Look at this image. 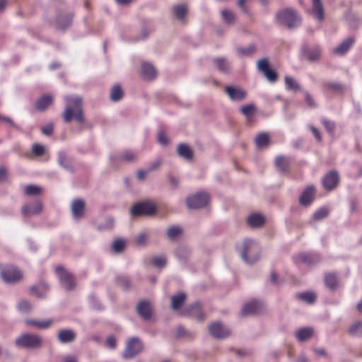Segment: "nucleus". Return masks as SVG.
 Returning <instances> with one entry per match:
<instances>
[{
  "label": "nucleus",
  "mask_w": 362,
  "mask_h": 362,
  "mask_svg": "<svg viewBox=\"0 0 362 362\" xmlns=\"http://www.w3.org/2000/svg\"><path fill=\"white\" fill-rule=\"evenodd\" d=\"M71 209L74 218H81L84 215L85 202L81 199H74L71 203Z\"/></svg>",
  "instance_id": "nucleus-17"
},
{
  "label": "nucleus",
  "mask_w": 362,
  "mask_h": 362,
  "mask_svg": "<svg viewBox=\"0 0 362 362\" xmlns=\"http://www.w3.org/2000/svg\"><path fill=\"white\" fill-rule=\"evenodd\" d=\"M313 15L319 21H322L325 18V12L321 0H312Z\"/></svg>",
  "instance_id": "nucleus-22"
},
{
  "label": "nucleus",
  "mask_w": 362,
  "mask_h": 362,
  "mask_svg": "<svg viewBox=\"0 0 362 362\" xmlns=\"http://www.w3.org/2000/svg\"><path fill=\"white\" fill-rule=\"evenodd\" d=\"M1 276L6 283H16L23 278L22 272L13 265L0 267Z\"/></svg>",
  "instance_id": "nucleus-7"
},
{
  "label": "nucleus",
  "mask_w": 362,
  "mask_h": 362,
  "mask_svg": "<svg viewBox=\"0 0 362 362\" xmlns=\"http://www.w3.org/2000/svg\"><path fill=\"white\" fill-rule=\"evenodd\" d=\"M18 347L26 349H38L42 346L43 340L41 337L35 334L25 333L19 336L15 341Z\"/></svg>",
  "instance_id": "nucleus-3"
},
{
  "label": "nucleus",
  "mask_w": 362,
  "mask_h": 362,
  "mask_svg": "<svg viewBox=\"0 0 362 362\" xmlns=\"http://www.w3.org/2000/svg\"><path fill=\"white\" fill-rule=\"evenodd\" d=\"M117 281L123 288L127 289L130 286V281L126 276H119L117 279Z\"/></svg>",
  "instance_id": "nucleus-55"
},
{
  "label": "nucleus",
  "mask_w": 362,
  "mask_h": 362,
  "mask_svg": "<svg viewBox=\"0 0 362 362\" xmlns=\"http://www.w3.org/2000/svg\"><path fill=\"white\" fill-rule=\"evenodd\" d=\"M320 256L317 254L302 253L297 257L298 261L308 265L316 264L320 262Z\"/></svg>",
  "instance_id": "nucleus-25"
},
{
  "label": "nucleus",
  "mask_w": 362,
  "mask_h": 362,
  "mask_svg": "<svg viewBox=\"0 0 362 362\" xmlns=\"http://www.w3.org/2000/svg\"><path fill=\"white\" fill-rule=\"evenodd\" d=\"M66 103L65 109L62 113V118L66 123H69L74 119L79 124H83L85 121L83 100L79 96L67 95L64 97Z\"/></svg>",
  "instance_id": "nucleus-1"
},
{
  "label": "nucleus",
  "mask_w": 362,
  "mask_h": 362,
  "mask_svg": "<svg viewBox=\"0 0 362 362\" xmlns=\"http://www.w3.org/2000/svg\"><path fill=\"white\" fill-rule=\"evenodd\" d=\"M322 124H323L325 129L327 130V132L330 134L334 133L336 126L333 122L327 119H322Z\"/></svg>",
  "instance_id": "nucleus-50"
},
{
  "label": "nucleus",
  "mask_w": 362,
  "mask_h": 362,
  "mask_svg": "<svg viewBox=\"0 0 362 362\" xmlns=\"http://www.w3.org/2000/svg\"><path fill=\"white\" fill-rule=\"evenodd\" d=\"M221 16L223 19L228 23H231L235 21V14L232 11L223 10L221 11Z\"/></svg>",
  "instance_id": "nucleus-48"
},
{
  "label": "nucleus",
  "mask_w": 362,
  "mask_h": 362,
  "mask_svg": "<svg viewBox=\"0 0 362 362\" xmlns=\"http://www.w3.org/2000/svg\"><path fill=\"white\" fill-rule=\"evenodd\" d=\"M177 153L181 157L187 160H190L193 157V152L189 146L185 144H180L177 146Z\"/></svg>",
  "instance_id": "nucleus-34"
},
{
  "label": "nucleus",
  "mask_w": 362,
  "mask_h": 362,
  "mask_svg": "<svg viewBox=\"0 0 362 362\" xmlns=\"http://www.w3.org/2000/svg\"><path fill=\"white\" fill-rule=\"evenodd\" d=\"M143 346L141 341L136 337L129 339L127 342L126 349L123 353V358H132L142 351Z\"/></svg>",
  "instance_id": "nucleus-8"
},
{
  "label": "nucleus",
  "mask_w": 362,
  "mask_h": 362,
  "mask_svg": "<svg viewBox=\"0 0 362 362\" xmlns=\"http://www.w3.org/2000/svg\"><path fill=\"white\" fill-rule=\"evenodd\" d=\"M76 337L75 332L69 329H61L57 336L58 340L62 344L72 342L75 340Z\"/></svg>",
  "instance_id": "nucleus-20"
},
{
  "label": "nucleus",
  "mask_w": 362,
  "mask_h": 362,
  "mask_svg": "<svg viewBox=\"0 0 362 362\" xmlns=\"http://www.w3.org/2000/svg\"><path fill=\"white\" fill-rule=\"evenodd\" d=\"M187 296L184 293H180L171 297V307L173 310H177L184 304Z\"/></svg>",
  "instance_id": "nucleus-31"
},
{
  "label": "nucleus",
  "mask_w": 362,
  "mask_h": 362,
  "mask_svg": "<svg viewBox=\"0 0 362 362\" xmlns=\"http://www.w3.org/2000/svg\"><path fill=\"white\" fill-rule=\"evenodd\" d=\"M209 202V195L206 193H197L189 197L186 199V204L189 209H199L205 206Z\"/></svg>",
  "instance_id": "nucleus-9"
},
{
  "label": "nucleus",
  "mask_w": 362,
  "mask_h": 362,
  "mask_svg": "<svg viewBox=\"0 0 362 362\" xmlns=\"http://www.w3.org/2000/svg\"><path fill=\"white\" fill-rule=\"evenodd\" d=\"M45 152V148L43 145L34 144L32 146V153L36 156H42Z\"/></svg>",
  "instance_id": "nucleus-49"
},
{
  "label": "nucleus",
  "mask_w": 362,
  "mask_h": 362,
  "mask_svg": "<svg viewBox=\"0 0 362 362\" xmlns=\"http://www.w3.org/2000/svg\"><path fill=\"white\" fill-rule=\"evenodd\" d=\"M354 42V38L352 37H350L347 38L346 40H345L344 41H343L338 47H337L334 49V52L336 54L342 55V54H345L350 49V47L353 45Z\"/></svg>",
  "instance_id": "nucleus-29"
},
{
  "label": "nucleus",
  "mask_w": 362,
  "mask_h": 362,
  "mask_svg": "<svg viewBox=\"0 0 362 362\" xmlns=\"http://www.w3.org/2000/svg\"><path fill=\"white\" fill-rule=\"evenodd\" d=\"M41 188L36 185H27L25 187V193L28 195H37L41 193Z\"/></svg>",
  "instance_id": "nucleus-47"
},
{
  "label": "nucleus",
  "mask_w": 362,
  "mask_h": 362,
  "mask_svg": "<svg viewBox=\"0 0 362 362\" xmlns=\"http://www.w3.org/2000/svg\"><path fill=\"white\" fill-rule=\"evenodd\" d=\"M148 173H149V172L148 171L147 169L146 170H139L136 173L138 180H144Z\"/></svg>",
  "instance_id": "nucleus-62"
},
{
  "label": "nucleus",
  "mask_w": 362,
  "mask_h": 362,
  "mask_svg": "<svg viewBox=\"0 0 362 362\" xmlns=\"http://www.w3.org/2000/svg\"><path fill=\"white\" fill-rule=\"evenodd\" d=\"M297 297L303 301H305L309 303H313L316 300V295L314 293L311 292H305V293H300L297 295Z\"/></svg>",
  "instance_id": "nucleus-46"
},
{
  "label": "nucleus",
  "mask_w": 362,
  "mask_h": 362,
  "mask_svg": "<svg viewBox=\"0 0 362 362\" xmlns=\"http://www.w3.org/2000/svg\"><path fill=\"white\" fill-rule=\"evenodd\" d=\"M176 255L179 259L187 258L189 256V251L183 247H180L176 251Z\"/></svg>",
  "instance_id": "nucleus-59"
},
{
  "label": "nucleus",
  "mask_w": 362,
  "mask_h": 362,
  "mask_svg": "<svg viewBox=\"0 0 362 362\" xmlns=\"http://www.w3.org/2000/svg\"><path fill=\"white\" fill-rule=\"evenodd\" d=\"M240 110L243 115L250 118L255 110V107L252 105H247L242 107Z\"/></svg>",
  "instance_id": "nucleus-52"
},
{
  "label": "nucleus",
  "mask_w": 362,
  "mask_h": 362,
  "mask_svg": "<svg viewBox=\"0 0 362 362\" xmlns=\"http://www.w3.org/2000/svg\"><path fill=\"white\" fill-rule=\"evenodd\" d=\"M276 21L288 28L297 27L300 23V18L292 8H285L276 14Z\"/></svg>",
  "instance_id": "nucleus-4"
},
{
  "label": "nucleus",
  "mask_w": 362,
  "mask_h": 362,
  "mask_svg": "<svg viewBox=\"0 0 362 362\" xmlns=\"http://www.w3.org/2000/svg\"><path fill=\"white\" fill-rule=\"evenodd\" d=\"M158 142L164 146H166L168 144V140L165 133L163 131H160L158 134Z\"/></svg>",
  "instance_id": "nucleus-58"
},
{
  "label": "nucleus",
  "mask_w": 362,
  "mask_h": 362,
  "mask_svg": "<svg viewBox=\"0 0 362 362\" xmlns=\"http://www.w3.org/2000/svg\"><path fill=\"white\" fill-rule=\"evenodd\" d=\"M325 91L336 93H341L344 90V86L340 83L335 81H325L322 84Z\"/></svg>",
  "instance_id": "nucleus-23"
},
{
  "label": "nucleus",
  "mask_w": 362,
  "mask_h": 362,
  "mask_svg": "<svg viewBox=\"0 0 362 362\" xmlns=\"http://www.w3.org/2000/svg\"><path fill=\"white\" fill-rule=\"evenodd\" d=\"M325 283L329 289H334L338 284L337 277L335 274L329 273L325 276Z\"/></svg>",
  "instance_id": "nucleus-37"
},
{
  "label": "nucleus",
  "mask_w": 362,
  "mask_h": 362,
  "mask_svg": "<svg viewBox=\"0 0 362 362\" xmlns=\"http://www.w3.org/2000/svg\"><path fill=\"white\" fill-rule=\"evenodd\" d=\"M137 312L139 315L144 320H149L151 317L152 309L148 301L143 300L137 305Z\"/></svg>",
  "instance_id": "nucleus-19"
},
{
  "label": "nucleus",
  "mask_w": 362,
  "mask_h": 362,
  "mask_svg": "<svg viewBox=\"0 0 362 362\" xmlns=\"http://www.w3.org/2000/svg\"><path fill=\"white\" fill-rule=\"evenodd\" d=\"M136 159V153L132 151H124L118 158L119 162L130 163Z\"/></svg>",
  "instance_id": "nucleus-38"
},
{
  "label": "nucleus",
  "mask_w": 362,
  "mask_h": 362,
  "mask_svg": "<svg viewBox=\"0 0 362 362\" xmlns=\"http://www.w3.org/2000/svg\"><path fill=\"white\" fill-rule=\"evenodd\" d=\"M156 211V206L151 202H138L134 204L130 210L131 214L134 217L152 216Z\"/></svg>",
  "instance_id": "nucleus-6"
},
{
  "label": "nucleus",
  "mask_w": 362,
  "mask_h": 362,
  "mask_svg": "<svg viewBox=\"0 0 362 362\" xmlns=\"http://www.w3.org/2000/svg\"><path fill=\"white\" fill-rule=\"evenodd\" d=\"M59 163L63 168L66 169H69L71 168V164L69 160L64 155H61L59 158Z\"/></svg>",
  "instance_id": "nucleus-57"
},
{
  "label": "nucleus",
  "mask_w": 362,
  "mask_h": 362,
  "mask_svg": "<svg viewBox=\"0 0 362 362\" xmlns=\"http://www.w3.org/2000/svg\"><path fill=\"white\" fill-rule=\"evenodd\" d=\"M151 262L156 267L161 268L165 265L166 260L163 257H154Z\"/></svg>",
  "instance_id": "nucleus-54"
},
{
  "label": "nucleus",
  "mask_w": 362,
  "mask_h": 362,
  "mask_svg": "<svg viewBox=\"0 0 362 362\" xmlns=\"http://www.w3.org/2000/svg\"><path fill=\"white\" fill-rule=\"evenodd\" d=\"M305 102L310 107H315V103L314 99L312 98V96L308 93H305Z\"/></svg>",
  "instance_id": "nucleus-63"
},
{
  "label": "nucleus",
  "mask_w": 362,
  "mask_h": 362,
  "mask_svg": "<svg viewBox=\"0 0 362 362\" xmlns=\"http://www.w3.org/2000/svg\"><path fill=\"white\" fill-rule=\"evenodd\" d=\"M304 54L308 59L314 61L319 58L320 55V49L318 47H315L313 49L305 50Z\"/></svg>",
  "instance_id": "nucleus-42"
},
{
  "label": "nucleus",
  "mask_w": 362,
  "mask_h": 362,
  "mask_svg": "<svg viewBox=\"0 0 362 362\" xmlns=\"http://www.w3.org/2000/svg\"><path fill=\"white\" fill-rule=\"evenodd\" d=\"M314 329L312 327H306L299 329L295 333V337L299 341H304L313 336Z\"/></svg>",
  "instance_id": "nucleus-26"
},
{
  "label": "nucleus",
  "mask_w": 362,
  "mask_h": 362,
  "mask_svg": "<svg viewBox=\"0 0 362 362\" xmlns=\"http://www.w3.org/2000/svg\"><path fill=\"white\" fill-rule=\"evenodd\" d=\"M217 69L222 72H228L230 69L229 63L223 58H216L214 60Z\"/></svg>",
  "instance_id": "nucleus-40"
},
{
  "label": "nucleus",
  "mask_w": 362,
  "mask_h": 362,
  "mask_svg": "<svg viewBox=\"0 0 362 362\" xmlns=\"http://www.w3.org/2000/svg\"><path fill=\"white\" fill-rule=\"evenodd\" d=\"M257 69L263 72L264 76L270 82H275L278 78L276 72L269 68V62L267 59H262L257 62Z\"/></svg>",
  "instance_id": "nucleus-10"
},
{
  "label": "nucleus",
  "mask_w": 362,
  "mask_h": 362,
  "mask_svg": "<svg viewBox=\"0 0 362 362\" xmlns=\"http://www.w3.org/2000/svg\"><path fill=\"white\" fill-rule=\"evenodd\" d=\"M53 103V98L51 95H45L37 99L35 107L39 111H44Z\"/></svg>",
  "instance_id": "nucleus-27"
},
{
  "label": "nucleus",
  "mask_w": 362,
  "mask_h": 362,
  "mask_svg": "<svg viewBox=\"0 0 362 362\" xmlns=\"http://www.w3.org/2000/svg\"><path fill=\"white\" fill-rule=\"evenodd\" d=\"M31 308V304L27 300H21L18 304V310L23 313H28Z\"/></svg>",
  "instance_id": "nucleus-51"
},
{
  "label": "nucleus",
  "mask_w": 362,
  "mask_h": 362,
  "mask_svg": "<svg viewBox=\"0 0 362 362\" xmlns=\"http://www.w3.org/2000/svg\"><path fill=\"white\" fill-rule=\"evenodd\" d=\"M47 290L48 286L45 284H42L38 286H33L30 287L31 293L36 295L39 298H43Z\"/></svg>",
  "instance_id": "nucleus-36"
},
{
  "label": "nucleus",
  "mask_w": 362,
  "mask_h": 362,
  "mask_svg": "<svg viewBox=\"0 0 362 362\" xmlns=\"http://www.w3.org/2000/svg\"><path fill=\"white\" fill-rule=\"evenodd\" d=\"M329 213V210L326 207H321L318 209L313 214V218L315 221H321L326 218Z\"/></svg>",
  "instance_id": "nucleus-45"
},
{
  "label": "nucleus",
  "mask_w": 362,
  "mask_h": 362,
  "mask_svg": "<svg viewBox=\"0 0 362 362\" xmlns=\"http://www.w3.org/2000/svg\"><path fill=\"white\" fill-rule=\"evenodd\" d=\"M141 74L144 78L151 80L156 78V70L152 64L143 62L141 66Z\"/></svg>",
  "instance_id": "nucleus-21"
},
{
  "label": "nucleus",
  "mask_w": 362,
  "mask_h": 362,
  "mask_svg": "<svg viewBox=\"0 0 362 362\" xmlns=\"http://www.w3.org/2000/svg\"><path fill=\"white\" fill-rule=\"evenodd\" d=\"M173 11L177 20L185 22V16L187 13V8L185 4H182L174 6Z\"/></svg>",
  "instance_id": "nucleus-33"
},
{
  "label": "nucleus",
  "mask_w": 362,
  "mask_h": 362,
  "mask_svg": "<svg viewBox=\"0 0 362 362\" xmlns=\"http://www.w3.org/2000/svg\"><path fill=\"white\" fill-rule=\"evenodd\" d=\"M255 142L258 148L265 147L269 143V136L267 133L258 134L255 137Z\"/></svg>",
  "instance_id": "nucleus-35"
},
{
  "label": "nucleus",
  "mask_w": 362,
  "mask_h": 362,
  "mask_svg": "<svg viewBox=\"0 0 362 362\" xmlns=\"http://www.w3.org/2000/svg\"><path fill=\"white\" fill-rule=\"evenodd\" d=\"M285 84L287 90L298 91L300 90V86L298 82L291 76L285 77Z\"/></svg>",
  "instance_id": "nucleus-41"
},
{
  "label": "nucleus",
  "mask_w": 362,
  "mask_h": 362,
  "mask_svg": "<svg viewBox=\"0 0 362 362\" xmlns=\"http://www.w3.org/2000/svg\"><path fill=\"white\" fill-rule=\"evenodd\" d=\"M42 204L41 202L37 201L32 204H26L22 206L21 213L24 216H30L37 215L42 212Z\"/></svg>",
  "instance_id": "nucleus-16"
},
{
  "label": "nucleus",
  "mask_w": 362,
  "mask_h": 362,
  "mask_svg": "<svg viewBox=\"0 0 362 362\" xmlns=\"http://www.w3.org/2000/svg\"><path fill=\"white\" fill-rule=\"evenodd\" d=\"M72 17L71 14L59 15L57 16L56 20L57 28L59 29H66L68 28L71 23Z\"/></svg>",
  "instance_id": "nucleus-32"
},
{
  "label": "nucleus",
  "mask_w": 362,
  "mask_h": 362,
  "mask_svg": "<svg viewBox=\"0 0 362 362\" xmlns=\"http://www.w3.org/2000/svg\"><path fill=\"white\" fill-rule=\"evenodd\" d=\"M55 272L64 288L72 291L76 287V281L74 276L62 266H58Z\"/></svg>",
  "instance_id": "nucleus-5"
},
{
  "label": "nucleus",
  "mask_w": 362,
  "mask_h": 362,
  "mask_svg": "<svg viewBox=\"0 0 362 362\" xmlns=\"http://www.w3.org/2000/svg\"><path fill=\"white\" fill-rule=\"evenodd\" d=\"M125 243L122 240H117L112 243V250L116 252H122L124 248Z\"/></svg>",
  "instance_id": "nucleus-53"
},
{
  "label": "nucleus",
  "mask_w": 362,
  "mask_h": 362,
  "mask_svg": "<svg viewBox=\"0 0 362 362\" xmlns=\"http://www.w3.org/2000/svg\"><path fill=\"white\" fill-rule=\"evenodd\" d=\"M117 341L114 337L110 336L106 339V345L110 349H115L116 347Z\"/></svg>",
  "instance_id": "nucleus-61"
},
{
  "label": "nucleus",
  "mask_w": 362,
  "mask_h": 362,
  "mask_svg": "<svg viewBox=\"0 0 362 362\" xmlns=\"http://www.w3.org/2000/svg\"><path fill=\"white\" fill-rule=\"evenodd\" d=\"M123 96V91L119 85H115L110 93V98L113 101H118L122 99Z\"/></svg>",
  "instance_id": "nucleus-44"
},
{
  "label": "nucleus",
  "mask_w": 362,
  "mask_h": 362,
  "mask_svg": "<svg viewBox=\"0 0 362 362\" xmlns=\"http://www.w3.org/2000/svg\"><path fill=\"white\" fill-rule=\"evenodd\" d=\"M310 129L318 141H322V136L319 130L313 126L310 127Z\"/></svg>",
  "instance_id": "nucleus-64"
},
{
  "label": "nucleus",
  "mask_w": 362,
  "mask_h": 362,
  "mask_svg": "<svg viewBox=\"0 0 362 362\" xmlns=\"http://www.w3.org/2000/svg\"><path fill=\"white\" fill-rule=\"evenodd\" d=\"M52 319H47L45 320H37L28 319L25 321L28 325H31L39 329H45L49 328L53 323Z\"/></svg>",
  "instance_id": "nucleus-24"
},
{
  "label": "nucleus",
  "mask_w": 362,
  "mask_h": 362,
  "mask_svg": "<svg viewBox=\"0 0 362 362\" xmlns=\"http://www.w3.org/2000/svg\"><path fill=\"white\" fill-rule=\"evenodd\" d=\"M339 180V177L337 172L332 170L325 175L322 180V185L325 189L330 191L337 186Z\"/></svg>",
  "instance_id": "nucleus-11"
},
{
  "label": "nucleus",
  "mask_w": 362,
  "mask_h": 362,
  "mask_svg": "<svg viewBox=\"0 0 362 362\" xmlns=\"http://www.w3.org/2000/svg\"><path fill=\"white\" fill-rule=\"evenodd\" d=\"M240 255L247 264H253L259 257V246L255 241L246 239L243 243Z\"/></svg>",
  "instance_id": "nucleus-2"
},
{
  "label": "nucleus",
  "mask_w": 362,
  "mask_h": 362,
  "mask_svg": "<svg viewBox=\"0 0 362 362\" xmlns=\"http://www.w3.org/2000/svg\"><path fill=\"white\" fill-rule=\"evenodd\" d=\"M54 127L53 124H49L42 127V132L46 136H50L53 133Z\"/></svg>",
  "instance_id": "nucleus-60"
},
{
  "label": "nucleus",
  "mask_w": 362,
  "mask_h": 362,
  "mask_svg": "<svg viewBox=\"0 0 362 362\" xmlns=\"http://www.w3.org/2000/svg\"><path fill=\"white\" fill-rule=\"evenodd\" d=\"M316 189L313 185L305 187L299 198V203L303 206L310 205L314 200Z\"/></svg>",
  "instance_id": "nucleus-14"
},
{
  "label": "nucleus",
  "mask_w": 362,
  "mask_h": 362,
  "mask_svg": "<svg viewBox=\"0 0 362 362\" xmlns=\"http://www.w3.org/2000/svg\"><path fill=\"white\" fill-rule=\"evenodd\" d=\"M183 313L185 315L194 317L199 321L204 320V314L202 311V306L198 303L186 308Z\"/></svg>",
  "instance_id": "nucleus-15"
},
{
  "label": "nucleus",
  "mask_w": 362,
  "mask_h": 362,
  "mask_svg": "<svg viewBox=\"0 0 362 362\" xmlns=\"http://www.w3.org/2000/svg\"><path fill=\"white\" fill-rule=\"evenodd\" d=\"M225 89L228 97L232 100L241 101L245 99L247 95L245 90L239 88L227 86Z\"/></svg>",
  "instance_id": "nucleus-18"
},
{
  "label": "nucleus",
  "mask_w": 362,
  "mask_h": 362,
  "mask_svg": "<svg viewBox=\"0 0 362 362\" xmlns=\"http://www.w3.org/2000/svg\"><path fill=\"white\" fill-rule=\"evenodd\" d=\"M265 219L263 216L259 214H253L247 217V223L252 228H259L263 226Z\"/></svg>",
  "instance_id": "nucleus-28"
},
{
  "label": "nucleus",
  "mask_w": 362,
  "mask_h": 362,
  "mask_svg": "<svg viewBox=\"0 0 362 362\" xmlns=\"http://www.w3.org/2000/svg\"><path fill=\"white\" fill-rule=\"evenodd\" d=\"M348 332L353 337H359L362 335V322L356 321L354 322L349 328Z\"/></svg>",
  "instance_id": "nucleus-39"
},
{
  "label": "nucleus",
  "mask_w": 362,
  "mask_h": 362,
  "mask_svg": "<svg viewBox=\"0 0 362 362\" xmlns=\"http://www.w3.org/2000/svg\"><path fill=\"white\" fill-rule=\"evenodd\" d=\"M275 165L276 168L281 172H288L290 167V160L286 157L279 156H277L275 159Z\"/></svg>",
  "instance_id": "nucleus-30"
},
{
  "label": "nucleus",
  "mask_w": 362,
  "mask_h": 362,
  "mask_svg": "<svg viewBox=\"0 0 362 362\" xmlns=\"http://www.w3.org/2000/svg\"><path fill=\"white\" fill-rule=\"evenodd\" d=\"M263 308V304L259 300H252L245 304L242 308L243 315H255L259 313Z\"/></svg>",
  "instance_id": "nucleus-13"
},
{
  "label": "nucleus",
  "mask_w": 362,
  "mask_h": 362,
  "mask_svg": "<svg viewBox=\"0 0 362 362\" xmlns=\"http://www.w3.org/2000/svg\"><path fill=\"white\" fill-rule=\"evenodd\" d=\"M182 233V230L180 227L172 226L168 229L167 235L170 240H175L181 235Z\"/></svg>",
  "instance_id": "nucleus-43"
},
{
  "label": "nucleus",
  "mask_w": 362,
  "mask_h": 362,
  "mask_svg": "<svg viewBox=\"0 0 362 362\" xmlns=\"http://www.w3.org/2000/svg\"><path fill=\"white\" fill-rule=\"evenodd\" d=\"M255 52V47L252 45H249L245 48H240L238 49V52L240 54L243 55H250Z\"/></svg>",
  "instance_id": "nucleus-56"
},
{
  "label": "nucleus",
  "mask_w": 362,
  "mask_h": 362,
  "mask_svg": "<svg viewBox=\"0 0 362 362\" xmlns=\"http://www.w3.org/2000/svg\"><path fill=\"white\" fill-rule=\"evenodd\" d=\"M209 332L215 338L223 339L229 336V331L219 322L211 323L209 326Z\"/></svg>",
  "instance_id": "nucleus-12"
}]
</instances>
